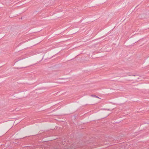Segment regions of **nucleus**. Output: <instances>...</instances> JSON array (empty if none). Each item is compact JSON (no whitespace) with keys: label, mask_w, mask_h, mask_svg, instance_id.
<instances>
[{"label":"nucleus","mask_w":149,"mask_h":149,"mask_svg":"<svg viewBox=\"0 0 149 149\" xmlns=\"http://www.w3.org/2000/svg\"><path fill=\"white\" fill-rule=\"evenodd\" d=\"M91 96L93 97H96V98H99L98 96H96L95 95H92Z\"/></svg>","instance_id":"nucleus-1"}]
</instances>
